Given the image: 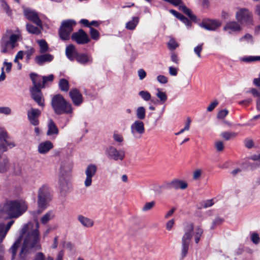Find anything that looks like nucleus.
Returning a JSON list of instances; mask_svg holds the SVG:
<instances>
[{"label":"nucleus","mask_w":260,"mask_h":260,"mask_svg":"<svg viewBox=\"0 0 260 260\" xmlns=\"http://www.w3.org/2000/svg\"><path fill=\"white\" fill-rule=\"evenodd\" d=\"M38 43L40 47V52L44 53L47 51L48 46L47 42L44 40H41L38 41Z\"/></svg>","instance_id":"43"},{"label":"nucleus","mask_w":260,"mask_h":260,"mask_svg":"<svg viewBox=\"0 0 260 260\" xmlns=\"http://www.w3.org/2000/svg\"><path fill=\"white\" fill-rule=\"evenodd\" d=\"M157 80L161 84H166L168 82V78L164 75H159L157 77Z\"/></svg>","instance_id":"60"},{"label":"nucleus","mask_w":260,"mask_h":260,"mask_svg":"<svg viewBox=\"0 0 260 260\" xmlns=\"http://www.w3.org/2000/svg\"><path fill=\"white\" fill-rule=\"evenodd\" d=\"M53 59V56L50 54H45L37 56L35 58L36 62L40 66L43 65L46 62H50Z\"/></svg>","instance_id":"23"},{"label":"nucleus","mask_w":260,"mask_h":260,"mask_svg":"<svg viewBox=\"0 0 260 260\" xmlns=\"http://www.w3.org/2000/svg\"><path fill=\"white\" fill-rule=\"evenodd\" d=\"M136 116L138 120H143L146 116V110L144 107L141 106L136 109Z\"/></svg>","instance_id":"35"},{"label":"nucleus","mask_w":260,"mask_h":260,"mask_svg":"<svg viewBox=\"0 0 260 260\" xmlns=\"http://www.w3.org/2000/svg\"><path fill=\"white\" fill-rule=\"evenodd\" d=\"M69 95L75 106H79L83 102V98L80 91L76 89H72L69 92Z\"/></svg>","instance_id":"16"},{"label":"nucleus","mask_w":260,"mask_h":260,"mask_svg":"<svg viewBox=\"0 0 260 260\" xmlns=\"http://www.w3.org/2000/svg\"><path fill=\"white\" fill-rule=\"evenodd\" d=\"M76 60L80 64L87 65L92 63L93 58L91 54L81 53L77 56Z\"/></svg>","instance_id":"20"},{"label":"nucleus","mask_w":260,"mask_h":260,"mask_svg":"<svg viewBox=\"0 0 260 260\" xmlns=\"http://www.w3.org/2000/svg\"><path fill=\"white\" fill-rule=\"evenodd\" d=\"M108 157L114 161H122L125 157V152L122 149H117L111 146L106 150Z\"/></svg>","instance_id":"12"},{"label":"nucleus","mask_w":260,"mask_h":260,"mask_svg":"<svg viewBox=\"0 0 260 260\" xmlns=\"http://www.w3.org/2000/svg\"><path fill=\"white\" fill-rule=\"evenodd\" d=\"M218 102L217 100L214 101L212 102L207 108V110L208 112H211L213 109L218 105Z\"/></svg>","instance_id":"59"},{"label":"nucleus","mask_w":260,"mask_h":260,"mask_svg":"<svg viewBox=\"0 0 260 260\" xmlns=\"http://www.w3.org/2000/svg\"><path fill=\"white\" fill-rule=\"evenodd\" d=\"M251 92L254 96L257 98L256 108L258 111H260V92L256 89H252Z\"/></svg>","instance_id":"42"},{"label":"nucleus","mask_w":260,"mask_h":260,"mask_svg":"<svg viewBox=\"0 0 260 260\" xmlns=\"http://www.w3.org/2000/svg\"><path fill=\"white\" fill-rule=\"evenodd\" d=\"M20 35L18 34H12L9 40L6 36L4 37L1 41V52L6 53L13 49Z\"/></svg>","instance_id":"9"},{"label":"nucleus","mask_w":260,"mask_h":260,"mask_svg":"<svg viewBox=\"0 0 260 260\" xmlns=\"http://www.w3.org/2000/svg\"><path fill=\"white\" fill-rule=\"evenodd\" d=\"M170 12L173 14L176 17L180 19L183 23H184L186 26H190L191 24V21L186 17L183 16L182 14L177 12L175 10H171Z\"/></svg>","instance_id":"25"},{"label":"nucleus","mask_w":260,"mask_h":260,"mask_svg":"<svg viewBox=\"0 0 260 260\" xmlns=\"http://www.w3.org/2000/svg\"><path fill=\"white\" fill-rule=\"evenodd\" d=\"M28 209L27 202L22 199L7 201L2 207L1 212L7 214L10 218H18L24 214Z\"/></svg>","instance_id":"2"},{"label":"nucleus","mask_w":260,"mask_h":260,"mask_svg":"<svg viewBox=\"0 0 260 260\" xmlns=\"http://www.w3.org/2000/svg\"><path fill=\"white\" fill-rule=\"evenodd\" d=\"M71 38L73 41L79 45L86 44L90 41L88 35L82 29L74 32L71 36Z\"/></svg>","instance_id":"14"},{"label":"nucleus","mask_w":260,"mask_h":260,"mask_svg":"<svg viewBox=\"0 0 260 260\" xmlns=\"http://www.w3.org/2000/svg\"><path fill=\"white\" fill-rule=\"evenodd\" d=\"M235 17L242 26L251 28L254 25L253 14L247 9L238 8L236 13Z\"/></svg>","instance_id":"6"},{"label":"nucleus","mask_w":260,"mask_h":260,"mask_svg":"<svg viewBox=\"0 0 260 260\" xmlns=\"http://www.w3.org/2000/svg\"><path fill=\"white\" fill-rule=\"evenodd\" d=\"M221 137L226 141L233 139L237 136V133L233 132H223L220 134Z\"/></svg>","instance_id":"31"},{"label":"nucleus","mask_w":260,"mask_h":260,"mask_svg":"<svg viewBox=\"0 0 260 260\" xmlns=\"http://www.w3.org/2000/svg\"><path fill=\"white\" fill-rule=\"evenodd\" d=\"M140 80H143L146 76V73L143 69H140L138 71Z\"/></svg>","instance_id":"64"},{"label":"nucleus","mask_w":260,"mask_h":260,"mask_svg":"<svg viewBox=\"0 0 260 260\" xmlns=\"http://www.w3.org/2000/svg\"><path fill=\"white\" fill-rule=\"evenodd\" d=\"M113 139L114 141L117 143H119V145H121V144L124 141V138L121 134H120L117 131H115L113 134Z\"/></svg>","instance_id":"39"},{"label":"nucleus","mask_w":260,"mask_h":260,"mask_svg":"<svg viewBox=\"0 0 260 260\" xmlns=\"http://www.w3.org/2000/svg\"><path fill=\"white\" fill-rule=\"evenodd\" d=\"M221 25V22L217 20H209L201 24V26L208 30H215Z\"/></svg>","instance_id":"19"},{"label":"nucleus","mask_w":260,"mask_h":260,"mask_svg":"<svg viewBox=\"0 0 260 260\" xmlns=\"http://www.w3.org/2000/svg\"><path fill=\"white\" fill-rule=\"evenodd\" d=\"M171 60L172 61L176 64H178L179 62V59L177 55L174 52H172L171 54Z\"/></svg>","instance_id":"62"},{"label":"nucleus","mask_w":260,"mask_h":260,"mask_svg":"<svg viewBox=\"0 0 260 260\" xmlns=\"http://www.w3.org/2000/svg\"><path fill=\"white\" fill-rule=\"evenodd\" d=\"M215 146L216 149L218 151H222L224 149V145L221 141H217L215 143Z\"/></svg>","instance_id":"63"},{"label":"nucleus","mask_w":260,"mask_h":260,"mask_svg":"<svg viewBox=\"0 0 260 260\" xmlns=\"http://www.w3.org/2000/svg\"><path fill=\"white\" fill-rule=\"evenodd\" d=\"M41 115V112L37 109L31 108L27 111V117L30 123L34 125L39 124L38 118Z\"/></svg>","instance_id":"17"},{"label":"nucleus","mask_w":260,"mask_h":260,"mask_svg":"<svg viewBox=\"0 0 260 260\" xmlns=\"http://www.w3.org/2000/svg\"><path fill=\"white\" fill-rule=\"evenodd\" d=\"M157 92L156 94L157 97L160 100V102L164 104L167 100V95L164 92L161 91L159 88L157 89Z\"/></svg>","instance_id":"40"},{"label":"nucleus","mask_w":260,"mask_h":260,"mask_svg":"<svg viewBox=\"0 0 260 260\" xmlns=\"http://www.w3.org/2000/svg\"><path fill=\"white\" fill-rule=\"evenodd\" d=\"M241 60L246 62L260 60V56H249L243 57Z\"/></svg>","instance_id":"46"},{"label":"nucleus","mask_w":260,"mask_h":260,"mask_svg":"<svg viewBox=\"0 0 260 260\" xmlns=\"http://www.w3.org/2000/svg\"><path fill=\"white\" fill-rule=\"evenodd\" d=\"M36 228L29 231L25 237L19 256L21 258L26 257L32 250L40 249L39 223H36Z\"/></svg>","instance_id":"1"},{"label":"nucleus","mask_w":260,"mask_h":260,"mask_svg":"<svg viewBox=\"0 0 260 260\" xmlns=\"http://www.w3.org/2000/svg\"><path fill=\"white\" fill-rule=\"evenodd\" d=\"M229 111L226 109H223L218 112L217 117L218 119H223L228 114Z\"/></svg>","instance_id":"53"},{"label":"nucleus","mask_w":260,"mask_h":260,"mask_svg":"<svg viewBox=\"0 0 260 260\" xmlns=\"http://www.w3.org/2000/svg\"><path fill=\"white\" fill-rule=\"evenodd\" d=\"M79 53L73 45L70 44L66 47V55L70 60L74 61L76 60Z\"/></svg>","instance_id":"21"},{"label":"nucleus","mask_w":260,"mask_h":260,"mask_svg":"<svg viewBox=\"0 0 260 260\" xmlns=\"http://www.w3.org/2000/svg\"><path fill=\"white\" fill-rule=\"evenodd\" d=\"M26 50L24 51V53L26 55V61L27 62H28L31 58V56L35 52V49L31 46L26 47Z\"/></svg>","instance_id":"41"},{"label":"nucleus","mask_w":260,"mask_h":260,"mask_svg":"<svg viewBox=\"0 0 260 260\" xmlns=\"http://www.w3.org/2000/svg\"><path fill=\"white\" fill-rule=\"evenodd\" d=\"M54 112L58 115L70 114L72 113V105L68 102L63 96L60 94L54 95L51 102Z\"/></svg>","instance_id":"4"},{"label":"nucleus","mask_w":260,"mask_h":260,"mask_svg":"<svg viewBox=\"0 0 260 260\" xmlns=\"http://www.w3.org/2000/svg\"><path fill=\"white\" fill-rule=\"evenodd\" d=\"M53 148V145L51 141H46L40 143L38 147V152L42 154H46Z\"/></svg>","instance_id":"22"},{"label":"nucleus","mask_w":260,"mask_h":260,"mask_svg":"<svg viewBox=\"0 0 260 260\" xmlns=\"http://www.w3.org/2000/svg\"><path fill=\"white\" fill-rule=\"evenodd\" d=\"M89 34L92 39L94 40H99L100 38V33L96 29L92 27H89Z\"/></svg>","instance_id":"44"},{"label":"nucleus","mask_w":260,"mask_h":260,"mask_svg":"<svg viewBox=\"0 0 260 260\" xmlns=\"http://www.w3.org/2000/svg\"><path fill=\"white\" fill-rule=\"evenodd\" d=\"M24 14L28 20L32 21L37 26H41L42 21L35 11L29 9H26L24 10Z\"/></svg>","instance_id":"15"},{"label":"nucleus","mask_w":260,"mask_h":260,"mask_svg":"<svg viewBox=\"0 0 260 260\" xmlns=\"http://www.w3.org/2000/svg\"><path fill=\"white\" fill-rule=\"evenodd\" d=\"M59 89L63 91H68L70 86L69 82L64 79H61L58 83Z\"/></svg>","instance_id":"34"},{"label":"nucleus","mask_w":260,"mask_h":260,"mask_svg":"<svg viewBox=\"0 0 260 260\" xmlns=\"http://www.w3.org/2000/svg\"><path fill=\"white\" fill-rule=\"evenodd\" d=\"M26 27L27 31L29 33L38 35L41 34V30L43 28L42 22H41V27L38 26H35L33 25H32L31 24H27Z\"/></svg>","instance_id":"26"},{"label":"nucleus","mask_w":260,"mask_h":260,"mask_svg":"<svg viewBox=\"0 0 260 260\" xmlns=\"http://www.w3.org/2000/svg\"><path fill=\"white\" fill-rule=\"evenodd\" d=\"M225 31H227L229 34L234 32H239L242 30V26L238 21H230L227 23L223 27Z\"/></svg>","instance_id":"18"},{"label":"nucleus","mask_w":260,"mask_h":260,"mask_svg":"<svg viewBox=\"0 0 260 260\" xmlns=\"http://www.w3.org/2000/svg\"><path fill=\"white\" fill-rule=\"evenodd\" d=\"M223 221V219L217 217L213 221L212 225L211 226V229H214L216 226L220 225Z\"/></svg>","instance_id":"50"},{"label":"nucleus","mask_w":260,"mask_h":260,"mask_svg":"<svg viewBox=\"0 0 260 260\" xmlns=\"http://www.w3.org/2000/svg\"><path fill=\"white\" fill-rule=\"evenodd\" d=\"M168 46L170 50H175L178 46V44L174 39H171L168 43Z\"/></svg>","instance_id":"49"},{"label":"nucleus","mask_w":260,"mask_h":260,"mask_svg":"<svg viewBox=\"0 0 260 260\" xmlns=\"http://www.w3.org/2000/svg\"><path fill=\"white\" fill-rule=\"evenodd\" d=\"M2 6L4 10L7 13V14L9 15H11V11L10 8L5 1H3Z\"/></svg>","instance_id":"57"},{"label":"nucleus","mask_w":260,"mask_h":260,"mask_svg":"<svg viewBox=\"0 0 260 260\" xmlns=\"http://www.w3.org/2000/svg\"><path fill=\"white\" fill-rule=\"evenodd\" d=\"M59 188L61 192H67L70 188L69 184L63 178H60L59 181Z\"/></svg>","instance_id":"38"},{"label":"nucleus","mask_w":260,"mask_h":260,"mask_svg":"<svg viewBox=\"0 0 260 260\" xmlns=\"http://www.w3.org/2000/svg\"><path fill=\"white\" fill-rule=\"evenodd\" d=\"M9 137L6 130L0 126V153L7 150V147L10 148L15 146L14 142L9 140ZM10 168V164L7 157L0 153V173L6 172Z\"/></svg>","instance_id":"3"},{"label":"nucleus","mask_w":260,"mask_h":260,"mask_svg":"<svg viewBox=\"0 0 260 260\" xmlns=\"http://www.w3.org/2000/svg\"><path fill=\"white\" fill-rule=\"evenodd\" d=\"M193 230V225L192 223H187L184 228V234L181 240V255L182 258L187 255Z\"/></svg>","instance_id":"7"},{"label":"nucleus","mask_w":260,"mask_h":260,"mask_svg":"<svg viewBox=\"0 0 260 260\" xmlns=\"http://www.w3.org/2000/svg\"><path fill=\"white\" fill-rule=\"evenodd\" d=\"M131 133L134 137L140 138L145 133L144 122L140 120H135L131 125Z\"/></svg>","instance_id":"13"},{"label":"nucleus","mask_w":260,"mask_h":260,"mask_svg":"<svg viewBox=\"0 0 260 260\" xmlns=\"http://www.w3.org/2000/svg\"><path fill=\"white\" fill-rule=\"evenodd\" d=\"M203 44H200L194 48V52L197 54L198 57L201 58V52L203 50Z\"/></svg>","instance_id":"52"},{"label":"nucleus","mask_w":260,"mask_h":260,"mask_svg":"<svg viewBox=\"0 0 260 260\" xmlns=\"http://www.w3.org/2000/svg\"><path fill=\"white\" fill-rule=\"evenodd\" d=\"M179 9L183 12V13L187 15L190 18L193 19L196 18V17L191 14L190 10L187 8L186 6L180 5Z\"/></svg>","instance_id":"45"},{"label":"nucleus","mask_w":260,"mask_h":260,"mask_svg":"<svg viewBox=\"0 0 260 260\" xmlns=\"http://www.w3.org/2000/svg\"><path fill=\"white\" fill-rule=\"evenodd\" d=\"M11 113V109L8 107H0V114L10 115Z\"/></svg>","instance_id":"55"},{"label":"nucleus","mask_w":260,"mask_h":260,"mask_svg":"<svg viewBox=\"0 0 260 260\" xmlns=\"http://www.w3.org/2000/svg\"><path fill=\"white\" fill-rule=\"evenodd\" d=\"M34 76H31V81L32 82L33 86L30 88V95L31 98L38 104V105L41 107H43L44 106V99L43 96V94L41 91L40 88L36 87V85H38L36 82L35 80L34 79Z\"/></svg>","instance_id":"10"},{"label":"nucleus","mask_w":260,"mask_h":260,"mask_svg":"<svg viewBox=\"0 0 260 260\" xmlns=\"http://www.w3.org/2000/svg\"><path fill=\"white\" fill-rule=\"evenodd\" d=\"M178 70V68L174 67H170L169 68V73L170 75L173 76H176L177 75Z\"/></svg>","instance_id":"58"},{"label":"nucleus","mask_w":260,"mask_h":260,"mask_svg":"<svg viewBox=\"0 0 260 260\" xmlns=\"http://www.w3.org/2000/svg\"><path fill=\"white\" fill-rule=\"evenodd\" d=\"M76 24L73 20H66L62 22L59 30V37L62 40H69L73 30V27Z\"/></svg>","instance_id":"8"},{"label":"nucleus","mask_w":260,"mask_h":260,"mask_svg":"<svg viewBox=\"0 0 260 260\" xmlns=\"http://www.w3.org/2000/svg\"><path fill=\"white\" fill-rule=\"evenodd\" d=\"M239 41L240 42H244L251 44L254 43L253 36L249 33H246L243 36L240 38Z\"/></svg>","instance_id":"36"},{"label":"nucleus","mask_w":260,"mask_h":260,"mask_svg":"<svg viewBox=\"0 0 260 260\" xmlns=\"http://www.w3.org/2000/svg\"><path fill=\"white\" fill-rule=\"evenodd\" d=\"M54 216V213L52 211H49L44 214L41 218V221L43 224H46L50 220L52 219Z\"/></svg>","instance_id":"32"},{"label":"nucleus","mask_w":260,"mask_h":260,"mask_svg":"<svg viewBox=\"0 0 260 260\" xmlns=\"http://www.w3.org/2000/svg\"><path fill=\"white\" fill-rule=\"evenodd\" d=\"M203 234V230L201 226H197L195 228L194 237V241L196 244H198L200 240L201 236Z\"/></svg>","instance_id":"30"},{"label":"nucleus","mask_w":260,"mask_h":260,"mask_svg":"<svg viewBox=\"0 0 260 260\" xmlns=\"http://www.w3.org/2000/svg\"><path fill=\"white\" fill-rule=\"evenodd\" d=\"M21 243V238H20L17 240L13 245L11 247L10 250L12 254V258L14 259L16 253L17 249L19 247Z\"/></svg>","instance_id":"37"},{"label":"nucleus","mask_w":260,"mask_h":260,"mask_svg":"<svg viewBox=\"0 0 260 260\" xmlns=\"http://www.w3.org/2000/svg\"><path fill=\"white\" fill-rule=\"evenodd\" d=\"M172 187L174 189H184L187 187V183L183 181L174 179L172 181Z\"/></svg>","instance_id":"27"},{"label":"nucleus","mask_w":260,"mask_h":260,"mask_svg":"<svg viewBox=\"0 0 260 260\" xmlns=\"http://www.w3.org/2000/svg\"><path fill=\"white\" fill-rule=\"evenodd\" d=\"M98 172V167L93 164L88 165L85 170V179L84 185L86 187H90L92 185V178L95 176Z\"/></svg>","instance_id":"11"},{"label":"nucleus","mask_w":260,"mask_h":260,"mask_svg":"<svg viewBox=\"0 0 260 260\" xmlns=\"http://www.w3.org/2000/svg\"><path fill=\"white\" fill-rule=\"evenodd\" d=\"M32 75H35L33 77L34 79L35 80V81L38 84V85H36V87L41 88L45 87V84H43V76H39L37 74L32 73L30 74V78L31 79Z\"/></svg>","instance_id":"29"},{"label":"nucleus","mask_w":260,"mask_h":260,"mask_svg":"<svg viewBox=\"0 0 260 260\" xmlns=\"http://www.w3.org/2000/svg\"><path fill=\"white\" fill-rule=\"evenodd\" d=\"M154 205L155 202L154 201L147 203L142 208V210L143 211H147L150 210L154 206Z\"/></svg>","instance_id":"54"},{"label":"nucleus","mask_w":260,"mask_h":260,"mask_svg":"<svg viewBox=\"0 0 260 260\" xmlns=\"http://www.w3.org/2000/svg\"><path fill=\"white\" fill-rule=\"evenodd\" d=\"M58 129L55 123L52 119H50L48 124V131L47 135L48 136H51L52 135H58Z\"/></svg>","instance_id":"24"},{"label":"nucleus","mask_w":260,"mask_h":260,"mask_svg":"<svg viewBox=\"0 0 260 260\" xmlns=\"http://www.w3.org/2000/svg\"><path fill=\"white\" fill-rule=\"evenodd\" d=\"M213 204H214V202H213V200H208L204 201L202 203L201 206H202V207L206 208L210 207L212 206Z\"/></svg>","instance_id":"56"},{"label":"nucleus","mask_w":260,"mask_h":260,"mask_svg":"<svg viewBox=\"0 0 260 260\" xmlns=\"http://www.w3.org/2000/svg\"><path fill=\"white\" fill-rule=\"evenodd\" d=\"M139 95L145 101H148L151 99V94L147 91L142 90L139 92Z\"/></svg>","instance_id":"47"},{"label":"nucleus","mask_w":260,"mask_h":260,"mask_svg":"<svg viewBox=\"0 0 260 260\" xmlns=\"http://www.w3.org/2000/svg\"><path fill=\"white\" fill-rule=\"evenodd\" d=\"M158 187L160 190H156V191L158 192H160L161 190L163 189H173L172 181L164 182L161 185L158 186Z\"/></svg>","instance_id":"48"},{"label":"nucleus","mask_w":260,"mask_h":260,"mask_svg":"<svg viewBox=\"0 0 260 260\" xmlns=\"http://www.w3.org/2000/svg\"><path fill=\"white\" fill-rule=\"evenodd\" d=\"M54 76L52 74L48 76H43V84L45 85L48 82H52Z\"/></svg>","instance_id":"61"},{"label":"nucleus","mask_w":260,"mask_h":260,"mask_svg":"<svg viewBox=\"0 0 260 260\" xmlns=\"http://www.w3.org/2000/svg\"><path fill=\"white\" fill-rule=\"evenodd\" d=\"M51 199L50 190L47 185H42L38 190V210L34 214H41L47 208L48 204Z\"/></svg>","instance_id":"5"},{"label":"nucleus","mask_w":260,"mask_h":260,"mask_svg":"<svg viewBox=\"0 0 260 260\" xmlns=\"http://www.w3.org/2000/svg\"><path fill=\"white\" fill-rule=\"evenodd\" d=\"M251 240L252 242L255 244H257L259 243L260 238L258 235L256 233H253L251 235Z\"/></svg>","instance_id":"51"},{"label":"nucleus","mask_w":260,"mask_h":260,"mask_svg":"<svg viewBox=\"0 0 260 260\" xmlns=\"http://www.w3.org/2000/svg\"><path fill=\"white\" fill-rule=\"evenodd\" d=\"M139 22V18L137 17H134L133 19L126 23L125 27L127 29H134Z\"/></svg>","instance_id":"33"},{"label":"nucleus","mask_w":260,"mask_h":260,"mask_svg":"<svg viewBox=\"0 0 260 260\" xmlns=\"http://www.w3.org/2000/svg\"><path fill=\"white\" fill-rule=\"evenodd\" d=\"M78 219L82 225L85 227H91L93 226L94 223V222L92 219L81 215L78 216Z\"/></svg>","instance_id":"28"}]
</instances>
